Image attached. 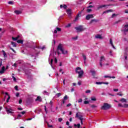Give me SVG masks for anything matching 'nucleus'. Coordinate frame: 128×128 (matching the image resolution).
I'll return each mask as SVG.
<instances>
[{
    "instance_id": "obj_1",
    "label": "nucleus",
    "mask_w": 128,
    "mask_h": 128,
    "mask_svg": "<svg viewBox=\"0 0 128 128\" xmlns=\"http://www.w3.org/2000/svg\"><path fill=\"white\" fill-rule=\"evenodd\" d=\"M75 72L76 74H78V78H82V76H84V70H82V68L80 67H77L76 70Z\"/></svg>"
},
{
    "instance_id": "obj_2",
    "label": "nucleus",
    "mask_w": 128,
    "mask_h": 128,
    "mask_svg": "<svg viewBox=\"0 0 128 128\" xmlns=\"http://www.w3.org/2000/svg\"><path fill=\"white\" fill-rule=\"evenodd\" d=\"M76 118H78L80 120V122L82 124H84V122H82V120H84V116L80 114V112H78L76 113V115L75 116Z\"/></svg>"
},
{
    "instance_id": "obj_3",
    "label": "nucleus",
    "mask_w": 128,
    "mask_h": 128,
    "mask_svg": "<svg viewBox=\"0 0 128 128\" xmlns=\"http://www.w3.org/2000/svg\"><path fill=\"white\" fill-rule=\"evenodd\" d=\"M112 108V106L108 103H104L103 106H101L100 109L103 110H110Z\"/></svg>"
},
{
    "instance_id": "obj_4",
    "label": "nucleus",
    "mask_w": 128,
    "mask_h": 128,
    "mask_svg": "<svg viewBox=\"0 0 128 128\" xmlns=\"http://www.w3.org/2000/svg\"><path fill=\"white\" fill-rule=\"evenodd\" d=\"M74 28L76 30L77 32H82L86 30V28H84V26L82 25L75 27Z\"/></svg>"
},
{
    "instance_id": "obj_5",
    "label": "nucleus",
    "mask_w": 128,
    "mask_h": 128,
    "mask_svg": "<svg viewBox=\"0 0 128 128\" xmlns=\"http://www.w3.org/2000/svg\"><path fill=\"white\" fill-rule=\"evenodd\" d=\"M57 50H60V52H62V54H68V50H66L64 51V48H62V44H60L57 48Z\"/></svg>"
},
{
    "instance_id": "obj_6",
    "label": "nucleus",
    "mask_w": 128,
    "mask_h": 128,
    "mask_svg": "<svg viewBox=\"0 0 128 128\" xmlns=\"http://www.w3.org/2000/svg\"><path fill=\"white\" fill-rule=\"evenodd\" d=\"M6 112L8 114H14V110L12 108H6Z\"/></svg>"
},
{
    "instance_id": "obj_7",
    "label": "nucleus",
    "mask_w": 128,
    "mask_h": 128,
    "mask_svg": "<svg viewBox=\"0 0 128 128\" xmlns=\"http://www.w3.org/2000/svg\"><path fill=\"white\" fill-rule=\"evenodd\" d=\"M90 18H94V15L92 14H89L86 16V20H90Z\"/></svg>"
},
{
    "instance_id": "obj_8",
    "label": "nucleus",
    "mask_w": 128,
    "mask_h": 128,
    "mask_svg": "<svg viewBox=\"0 0 128 128\" xmlns=\"http://www.w3.org/2000/svg\"><path fill=\"white\" fill-rule=\"evenodd\" d=\"M114 6L113 4H108V5H100L97 8V10H100V8H106V6Z\"/></svg>"
},
{
    "instance_id": "obj_9",
    "label": "nucleus",
    "mask_w": 128,
    "mask_h": 128,
    "mask_svg": "<svg viewBox=\"0 0 128 128\" xmlns=\"http://www.w3.org/2000/svg\"><path fill=\"white\" fill-rule=\"evenodd\" d=\"M90 72L92 74L93 78H96V71L94 70H90Z\"/></svg>"
},
{
    "instance_id": "obj_10",
    "label": "nucleus",
    "mask_w": 128,
    "mask_h": 128,
    "mask_svg": "<svg viewBox=\"0 0 128 128\" xmlns=\"http://www.w3.org/2000/svg\"><path fill=\"white\" fill-rule=\"evenodd\" d=\"M82 14V12H79V13L78 14H77L76 17L75 18V19L74 20V22H76V20H78V18H80V15Z\"/></svg>"
},
{
    "instance_id": "obj_11",
    "label": "nucleus",
    "mask_w": 128,
    "mask_h": 128,
    "mask_svg": "<svg viewBox=\"0 0 128 128\" xmlns=\"http://www.w3.org/2000/svg\"><path fill=\"white\" fill-rule=\"evenodd\" d=\"M36 102H42V97L40 96H38L37 98L35 100Z\"/></svg>"
},
{
    "instance_id": "obj_12",
    "label": "nucleus",
    "mask_w": 128,
    "mask_h": 128,
    "mask_svg": "<svg viewBox=\"0 0 128 128\" xmlns=\"http://www.w3.org/2000/svg\"><path fill=\"white\" fill-rule=\"evenodd\" d=\"M124 28H125L124 30V32L125 34H126V32H128V24L124 25Z\"/></svg>"
},
{
    "instance_id": "obj_13",
    "label": "nucleus",
    "mask_w": 128,
    "mask_h": 128,
    "mask_svg": "<svg viewBox=\"0 0 128 128\" xmlns=\"http://www.w3.org/2000/svg\"><path fill=\"white\" fill-rule=\"evenodd\" d=\"M106 60V58H104V56H101L100 59V62H102Z\"/></svg>"
},
{
    "instance_id": "obj_14",
    "label": "nucleus",
    "mask_w": 128,
    "mask_h": 128,
    "mask_svg": "<svg viewBox=\"0 0 128 128\" xmlns=\"http://www.w3.org/2000/svg\"><path fill=\"white\" fill-rule=\"evenodd\" d=\"M96 38H99V40H102V35L100 34H97L95 36Z\"/></svg>"
},
{
    "instance_id": "obj_15",
    "label": "nucleus",
    "mask_w": 128,
    "mask_h": 128,
    "mask_svg": "<svg viewBox=\"0 0 128 128\" xmlns=\"http://www.w3.org/2000/svg\"><path fill=\"white\" fill-rule=\"evenodd\" d=\"M5 94H6V96H8V98H7V100H6V102H8L10 100V96L8 95V93L7 92H5Z\"/></svg>"
},
{
    "instance_id": "obj_16",
    "label": "nucleus",
    "mask_w": 128,
    "mask_h": 128,
    "mask_svg": "<svg viewBox=\"0 0 128 128\" xmlns=\"http://www.w3.org/2000/svg\"><path fill=\"white\" fill-rule=\"evenodd\" d=\"M4 70H6V68L4 66L2 67V70H0V74H4Z\"/></svg>"
},
{
    "instance_id": "obj_17",
    "label": "nucleus",
    "mask_w": 128,
    "mask_h": 128,
    "mask_svg": "<svg viewBox=\"0 0 128 128\" xmlns=\"http://www.w3.org/2000/svg\"><path fill=\"white\" fill-rule=\"evenodd\" d=\"M110 44H111L112 48H116V47H114V43H112V38L110 39Z\"/></svg>"
},
{
    "instance_id": "obj_18",
    "label": "nucleus",
    "mask_w": 128,
    "mask_h": 128,
    "mask_svg": "<svg viewBox=\"0 0 128 128\" xmlns=\"http://www.w3.org/2000/svg\"><path fill=\"white\" fill-rule=\"evenodd\" d=\"M98 22V20L92 19L90 20V24H92V22Z\"/></svg>"
},
{
    "instance_id": "obj_19",
    "label": "nucleus",
    "mask_w": 128,
    "mask_h": 128,
    "mask_svg": "<svg viewBox=\"0 0 128 128\" xmlns=\"http://www.w3.org/2000/svg\"><path fill=\"white\" fill-rule=\"evenodd\" d=\"M112 10H108L104 12L103 14H108V12H112Z\"/></svg>"
},
{
    "instance_id": "obj_20",
    "label": "nucleus",
    "mask_w": 128,
    "mask_h": 128,
    "mask_svg": "<svg viewBox=\"0 0 128 128\" xmlns=\"http://www.w3.org/2000/svg\"><path fill=\"white\" fill-rule=\"evenodd\" d=\"M66 13L68 16H70V14H72V10L70 9L67 10Z\"/></svg>"
},
{
    "instance_id": "obj_21",
    "label": "nucleus",
    "mask_w": 128,
    "mask_h": 128,
    "mask_svg": "<svg viewBox=\"0 0 128 128\" xmlns=\"http://www.w3.org/2000/svg\"><path fill=\"white\" fill-rule=\"evenodd\" d=\"M14 12L16 14H22V12L20 10H16Z\"/></svg>"
},
{
    "instance_id": "obj_22",
    "label": "nucleus",
    "mask_w": 128,
    "mask_h": 128,
    "mask_svg": "<svg viewBox=\"0 0 128 128\" xmlns=\"http://www.w3.org/2000/svg\"><path fill=\"white\" fill-rule=\"evenodd\" d=\"M82 128V127H80V124H74V128Z\"/></svg>"
},
{
    "instance_id": "obj_23",
    "label": "nucleus",
    "mask_w": 128,
    "mask_h": 128,
    "mask_svg": "<svg viewBox=\"0 0 128 128\" xmlns=\"http://www.w3.org/2000/svg\"><path fill=\"white\" fill-rule=\"evenodd\" d=\"M17 42L18 44H24V40H17Z\"/></svg>"
},
{
    "instance_id": "obj_24",
    "label": "nucleus",
    "mask_w": 128,
    "mask_h": 128,
    "mask_svg": "<svg viewBox=\"0 0 128 128\" xmlns=\"http://www.w3.org/2000/svg\"><path fill=\"white\" fill-rule=\"evenodd\" d=\"M19 38H20V36H18L17 37H16V38L12 37V40H18Z\"/></svg>"
},
{
    "instance_id": "obj_25",
    "label": "nucleus",
    "mask_w": 128,
    "mask_h": 128,
    "mask_svg": "<svg viewBox=\"0 0 128 128\" xmlns=\"http://www.w3.org/2000/svg\"><path fill=\"white\" fill-rule=\"evenodd\" d=\"M120 102H126V99H125L124 98H122L120 100Z\"/></svg>"
},
{
    "instance_id": "obj_26",
    "label": "nucleus",
    "mask_w": 128,
    "mask_h": 128,
    "mask_svg": "<svg viewBox=\"0 0 128 128\" xmlns=\"http://www.w3.org/2000/svg\"><path fill=\"white\" fill-rule=\"evenodd\" d=\"M11 44L14 48H16V42H11Z\"/></svg>"
},
{
    "instance_id": "obj_27",
    "label": "nucleus",
    "mask_w": 128,
    "mask_h": 128,
    "mask_svg": "<svg viewBox=\"0 0 128 128\" xmlns=\"http://www.w3.org/2000/svg\"><path fill=\"white\" fill-rule=\"evenodd\" d=\"M2 52H3V56L4 58H7L8 56H6V52H4V50H2Z\"/></svg>"
},
{
    "instance_id": "obj_28",
    "label": "nucleus",
    "mask_w": 128,
    "mask_h": 128,
    "mask_svg": "<svg viewBox=\"0 0 128 128\" xmlns=\"http://www.w3.org/2000/svg\"><path fill=\"white\" fill-rule=\"evenodd\" d=\"M118 16V14H113L111 16L112 18H114V16Z\"/></svg>"
},
{
    "instance_id": "obj_29",
    "label": "nucleus",
    "mask_w": 128,
    "mask_h": 128,
    "mask_svg": "<svg viewBox=\"0 0 128 128\" xmlns=\"http://www.w3.org/2000/svg\"><path fill=\"white\" fill-rule=\"evenodd\" d=\"M82 56L83 57L84 60H86V55H84V54H82Z\"/></svg>"
},
{
    "instance_id": "obj_30",
    "label": "nucleus",
    "mask_w": 128,
    "mask_h": 128,
    "mask_svg": "<svg viewBox=\"0 0 128 128\" xmlns=\"http://www.w3.org/2000/svg\"><path fill=\"white\" fill-rule=\"evenodd\" d=\"M56 30L57 32H62V28H60L58 27H56Z\"/></svg>"
},
{
    "instance_id": "obj_31",
    "label": "nucleus",
    "mask_w": 128,
    "mask_h": 128,
    "mask_svg": "<svg viewBox=\"0 0 128 128\" xmlns=\"http://www.w3.org/2000/svg\"><path fill=\"white\" fill-rule=\"evenodd\" d=\"M118 106L121 107V108H124V104L122 105V104H118Z\"/></svg>"
},
{
    "instance_id": "obj_32",
    "label": "nucleus",
    "mask_w": 128,
    "mask_h": 128,
    "mask_svg": "<svg viewBox=\"0 0 128 128\" xmlns=\"http://www.w3.org/2000/svg\"><path fill=\"white\" fill-rule=\"evenodd\" d=\"M84 104H90V102H88V100H85V101H84Z\"/></svg>"
},
{
    "instance_id": "obj_33",
    "label": "nucleus",
    "mask_w": 128,
    "mask_h": 128,
    "mask_svg": "<svg viewBox=\"0 0 128 128\" xmlns=\"http://www.w3.org/2000/svg\"><path fill=\"white\" fill-rule=\"evenodd\" d=\"M92 12V10L90 8L87 9L86 12Z\"/></svg>"
},
{
    "instance_id": "obj_34",
    "label": "nucleus",
    "mask_w": 128,
    "mask_h": 128,
    "mask_svg": "<svg viewBox=\"0 0 128 128\" xmlns=\"http://www.w3.org/2000/svg\"><path fill=\"white\" fill-rule=\"evenodd\" d=\"M54 62V59H51L50 62L51 66H52V62Z\"/></svg>"
},
{
    "instance_id": "obj_35",
    "label": "nucleus",
    "mask_w": 128,
    "mask_h": 128,
    "mask_svg": "<svg viewBox=\"0 0 128 128\" xmlns=\"http://www.w3.org/2000/svg\"><path fill=\"white\" fill-rule=\"evenodd\" d=\"M72 40H78V36L72 38Z\"/></svg>"
},
{
    "instance_id": "obj_36",
    "label": "nucleus",
    "mask_w": 128,
    "mask_h": 128,
    "mask_svg": "<svg viewBox=\"0 0 128 128\" xmlns=\"http://www.w3.org/2000/svg\"><path fill=\"white\" fill-rule=\"evenodd\" d=\"M91 100H94V102H96V98H91Z\"/></svg>"
},
{
    "instance_id": "obj_37",
    "label": "nucleus",
    "mask_w": 128,
    "mask_h": 128,
    "mask_svg": "<svg viewBox=\"0 0 128 128\" xmlns=\"http://www.w3.org/2000/svg\"><path fill=\"white\" fill-rule=\"evenodd\" d=\"M64 100H68V96L66 95L64 98Z\"/></svg>"
},
{
    "instance_id": "obj_38",
    "label": "nucleus",
    "mask_w": 128,
    "mask_h": 128,
    "mask_svg": "<svg viewBox=\"0 0 128 128\" xmlns=\"http://www.w3.org/2000/svg\"><path fill=\"white\" fill-rule=\"evenodd\" d=\"M8 4H14V2L10 1L8 2Z\"/></svg>"
},
{
    "instance_id": "obj_39",
    "label": "nucleus",
    "mask_w": 128,
    "mask_h": 128,
    "mask_svg": "<svg viewBox=\"0 0 128 128\" xmlns=\"http://www.w3.org/2000/svg\"><path fill=\"white\" fill-rule=\"evenodd\" d=\"M128 108V104H124V108Z\"/></svg>"
},
{
    "instance_id": "obj_40",
    "label": "nucleus",
    "mask_w": 128,
    "mask_h": 128,
    "mask_svg": "<svg viewBox=\"0 0 128 128\" xmlns=\"http://www.w3.org/2000/svg\"><path fill=\"white\" fill-rule=\"evenodd\" d=\"M96 84H102V82H96Z\"/></svg>"
},
{
    "instance_id": "obj_41",
    "label": "nucleus",
    "mask_w": 128,
    "mask_h": 128,
    "mask_svg": "<svg viewBox=\"0 0 128 128\" xmlns=\"http://www.w3.org/2000/svg\"><path fill=\"white\" fill-rule=\"evenodd\" d=\"M78 102L80 103V102H82V98H80L78 100Z\"/></svg>"
},
{
    "instance_id": "obj_42",
    "label": "nucleus",
    "mask_w": 128,
    "mask_h": 128,
    "mask_svg": "<svg viewBox=\"0 0 128 128\" xmlns=\"http://www.w3.org/2000/svg\"><path fill=\"white\" fill-rule=\"evenodd\" d=\"M14 88L16 90H18V86H14Z\"/></svg>"
},
{
    "instance_id": "obj_43",
    "label": "nucleus",
    "mask_w": 128,
    "mask_h": 128,
    "mask_svg": "<svg viewBox=\"0 0 128 128\" xmlns=\"http://www.w3.org/2000/svg\"><path fill=\"white\" fill-rule=\"evenodd\" d=\"M56 96H57L58 98H60V96H62V94L60 93H58L56 94Z\"/></svg>"
},
{
    "instance_id": "obj_44",
    "label": "nucleus",
    "mask_w": 128,
    "mask_h": 128,
    "mask_svg": "<svg viewBox=\"0 0 128 128\" xmlns=\"http://www.w3.org/2000/svg\"><path fill=\"white\" fill-rule=\"evenodd\" d=\"M58 120L60 122H62V118H59Z\"/></svg>"
},
{
    "instance_id": "obj_45",
    "label": "nucleus",
    "mask_w": 128,
    "mask_h": 128,
    "mask_svg": "<svg viewBox=\"0 0 128 128\" xmlns=\"http://www.w3.org/2000/svg\"><path fill=\"white\" fill-rule=\"evenodd\" d=\"M104 78H110V76H104Z\"/></svg>"
},
{
    "instance_id": "obj_46",
    "label": "nucleus",
    "mask_w": 128,
    "mask_h": 128,
    "mask_svg": "<svg viewBox=\"0 0 128 128\" xmlns=\"http://www.w3.org/2000/svg\"><path fill=\"white\" fill-rule=\"evenodd\" d=\"M63 8H64V10H66V8H68V6H66V4H64V5L63 6Z\"/></svg>"
},
{
    "instance_id": "obj_47",
    "label": "nucleus",
    "mask_w": 128,
    "mask_h": 128,
    "mask_svg": "<svg viewBox=\"0 0 128 128\" xmlns=\"http://www.w3.org/2000/svg\"><path fill=\"white\" fill-rule=\"evenodd\" d=\"M108 82H102V84H108Z\"/></svg>"
},
{
    "instance_id": "obj_48",
    "label": "nucleus",
    "mask_w": 128,
    "mask_h": 128,
    "mask_svg": "<svg viewBox=\"0 0 128 128\" xmlns=\"http://www.w3.org/2000/svg\"><path fill=\"white\" fill-rule=\"evenodd\" d=\"M47 124L48 128H52V125H50V124H48V122L47 123Z\"/></svg>"
},
{
    "instance_id": "obj_49",
    "label": "nucleus",
    "mask_w": 128,
    "mask_h": 128,
    "mask_svg": "<svg viewBox=\"0 0 128 128\" xmlns=\"http://www.w3.org/2000/svg\"><path fill=\"white\" fill-rule=\"evenodd\" d=\"M122 22V20H118V21H116L115 22V24H118V22Z\"/></svg>"
},
{
    "instance_id": "obj_50",
    "label": "nucleus",
    "mask_w": 128,
    "mask_h": 128,
    "mask_svg": "<svg viewBox=\"0 0 128 128\" xmlns=\"http://www.w3.org/2000/svg\"><path fill=\"white\" fill-rule=\"evenodd\" d=\"M86 94H90V90H86Z\"/></svg>"
},
{
    "instance_id": "obj_51",
    "label": "nucleus",
    "mask_w": 128,
    "mask_h": 128,
    "mask_svg": "<svg viewBox=\"0 0 128 128\" xmlns=\"http://www.w3.org/2000/svg\"><path fill=\"white\" fill-rule=\"evenodd\" d=\"M16 96L17 98H18V96H20V93L18 92L16 93Z\"/></svg>"
},
{
    "instance_id": "obj_52",
    "label": "nucleus",
    "mask_w": 128,
    "mask_h": 128,
    "mask_svg": "<svg viewBox=\"0 0 128 128\" xmlns=\"http://www.w3.org/2000/svg\"><path fill=\"white\" fill-rule=\"evenodd\" d=\"M91 108H96V106L92 105Z\"/></svg>"
},
{
    "instance_id": "obj_53",
    "label": "nucleus",
    "mask_w": 128,
    "mask_h": 128,
    "mask_svg": "<svg viewBox=\"0 0 128 128\" xmlns=\"http://www.w3.org/2000/svg\"><path fill=\"white\" fill-rule=\"evenodd\" d=\"M94 8V6L90 5L87 7L88 8Z\"/></svg>"
},
{
    "instance_id": "obj_54",
    "label": "nucleus",
    "mask_w": 128,
    "mask_h": 128,
    "mask_svg": "<svg viewBox=\"0 0 128 128\" xmlns=\"http://www.w3.org/2000/svg\"><path fill=\"white\" fill-rule=\"evenodd\" d=\"M123 40L124 42H127L128 41V38H123Z\"/></svg>"
},
{
    "instance_id": "obj_55",
    "label": "nucleus",
    "mask_w": 128,
    "mask_h": 128,
    "mask_svg": "<svg viewBox=\"0 0 128 128\" xmlns=\"http://www.w3.org/2000/svg\"><path fill=\"white\" fill-rule=\"evenodd\" d=\"M116 94H117V96H122V94L117 93Z\"/></svg>"
},
{
    "instance_id": "obj_56",
    "label": "nucleus",
    "mask_w": 128,
    "mask_h": 128,
    "mask_svg": "<svg viewBox=\"0 0 128 128\" xmlns=\"http://www.w3.org/2000/svg\"><path fill=\"white\" fill-rule=\"evenodd\" d=\"M22 118V115H20V114H18L17 118Z\"/></svg>"
},
{
    "instance_id": "obj_57",
    "label": "nucleus",
    "mask_w": 128,
    "mask_h": 128,
    "mask_svg": "<svg viewBox=\"0 0 128 128\" xmlns=\"http://www.w3.org/2000/svg\"><path fill=\"white\" fill-rule=\"evenodd\" d=\"M22 102V99H20L19 100V104H20Z\"/></svg>"
},
{
    "instance_id": "obj_58",
    "label": "nucleus",
    "mask_w": 128,
    "mask_h": 128,
    "mask_svg": "<svg viewBox=\"0 0 128 128\" xmlns=\"http://www.w3.org/2000/svg\"><path fill=\"white\" fill-rule=\"evenodd\" d=\"M44 48H46V46H44L42 47L41 48V50H44Z\"/></svg>"
},
{
    "instance_id": "obj_59",
    "label": "nucleus",
    "mask_w": 128,
    "mask_h": 128,
    "mask_svg": "<svg viewBox=\"0 0 128 128\" xmlns=\"http://www.w3.org/2000/svg\"><path fill=\"white\" fill-rule=\"evenodd\" d=\"M78 86H80V84H82V81H79L78 82Z\"/></svg>"
},
{
    "instance_id": "obj_60",
    "label": "nucleus",
    "mask_w": 128,
    "mask_h": 128,
    "mask_svg": "<svg viewBox=\"0 0 128 128\" xmlns=\"http://www.w3.org/2000/svg\"><path fill=\"white\" fill-rule=\"evenodd\" d=\"M72 106V104L70 103L66 105V107L68 108V106Z\"/></svg>"
},
{
    "instance_id": "obj_61",
    "label": "nucleus",
    "mask_w": 128,
    "mask_h": 128,
    "mask_svg": "<svg viewBox=\"0 0 128 128\" xmlns=\"http://www.w3.org/2000/svg\"><path fill=\"white\" fill-rule=\"evenodd\" d=\"M114 92H118V89L114 88Z\"/></svg>"
},
{
    "instance_id": "obj_62",
    "label": "nucleus",
    "mask_w": 128,
    "mask_h": 128,
    "mask_svg": "<svg viewBox=\"0 0 128 128\" xmlns=\"http://www.w3.org/2000/svg\"><path fill=\"white\" fill-rule=\"evenodd\" d=\"M70 26H71L70 24H69L67 26H66V28H70Z\"/></svg>"
},
{
    "instance_id": "obj_63",
    "label": "nucleus",
    "mask_w": 128,
    "mask_h": 128,
    "mask_svg": "<svg viewBox=\"0 0 128 128\" xmlns=\"http://www.w3.org/2000/svg\"><path fill=\"white\" fill-rule=\"evenodd\" d=\"M20 114H26V112L25 111L22 112Z\"/></svg>"
},
{
    "instance_id": "obj_64",
    "label": "nucleus",
    "mask_w": 128,
    "mask_h": 128,
    "mask_svg": "<svg viewBox=\"0 0 128 128\" xmlns=\"http://www.w3.org/2000/svg\"><path fill=\"white\" fill-rule=\"evenodd\" d=\"M124 12H125V14H128V10H125Z\"/></svg>"
}]
</instances>
